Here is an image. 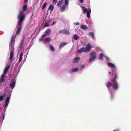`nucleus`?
<instances>
[{
  "label": "nucleus",
  "mask_w": 131,
  "mask_h": 131,
  "mask_svg": "<svg viewBox=\"0 0 131 131\" xmlns=\"http://www.w3.org/2000/svg\"><path fill=\"white\" fill-rule=\"evenodd\" d=\"M92 48L90 44H88L85 48L83 47L80 48L78 51V52H80V53H82L83 52H87L90 51Z\"/></svg>",
  "instance_id": "1"
},
{
  "label": "nucleus",
  "mask_w": 131,
  "mask_h": 131,
  "mask_svg": "<svg viewBox=\"0 0 131 131\" xmlns=\"http://www.w3.org/2000/svg\"><path fill=\"white\" fill-rule=\"evenodd\" d=\"M97 56V53L95 51H91L90 54L89 56L90 59H89V61L91 62L94 61L96 58Z\"/></svg>",
  "instance_id": "2"
},
{
  "label": "nucleus",
  "mask_w": 131,
  "mask_h": 131,
  "mask_svg": "<svg viewBox=\"0 0 131 131\" xmlns=\"http://www.w3.org/2000/svg\"><path fill=\"white\" fill-rule=\"evenodd\" d=\"M20 18L18 21V25L20 26L21 24L22 23L23 21L25 19V15L24 14H23L20 16Z\"/></svg>",
  "instance_id": "3"
},
{
  "label": "nucleus",
  "mask_w": 131,
  "mask_h": 131,
  "mask_svg": "<svg viewBox=\"0 0 131 131\" xmlns=\"http://www.w3.org/2000/svg\"><path fill=\"white\" fill-rule=\"evenodd\" d=\"M111 75L112 76L113 79L112 80V82H116V80L118 79V75L115 73L113 72V73L111 74Z\"/></svg>",
  "instance_id": "4"
},
{
  "label": "nucleus",
  "mask_w": 131,
  "mask_h": 131,
  "mask_svg": "<svg viewBox=\"0 0 131 131\" xmlns=\"http://www.w3.org/2000/svg\"><path fill=\"white\" fill-rule=\"evenodd\" d=\"M59 33L66 35H69L70 34V32L66 29H64L59 30Z\"/></svg>",
  "instance_id": "5"
},
{
  "label": "nucleus",
  "mask_w": 131,
  "mask_h": 131,
  "mask_svg": "<svg viewBox=\"0 0 131 131\" xmlns=\"http://www.w3.org/2000/svg\"><path fill=\"white\" fill-rule=\"evenodd\" d=\"M15 38L14 35H13L12 36L11 39L10 41V45L12 48H14V47L13 46V45L15 43Z\"/></svg>",
  "instance_id": "6"
},
{
  "label": "nucleus",
  "mask_w": 131,
  "mask_h": 131,
  "mask_svg": "<svg viewBox=\"0 0 131 131\" xmlns=\"http://www.w3.org/2000/svg\"><path fill=\"white\" fill-rule=\"evenodd\" d=\"M112 82L113 83L112 87L113 89L115 90H117L118 88V85L117 82L116 81V82Z\"/></svg>",
  "instance_id": "7"
},
{
  "label": "nucleus",
  "mask_w": 131,
  "mask_h": 131,
  "mask_svg": "<svg viewBox=\"0 0 131 131\" xmlns=\"http://www.w3.org/2000/svg\"><path fill=\"white\" fill-rule=\"evenodd\" d=\"M11 95H9V96L7 98L5 102L4 108H6L9 104V101Z\"/></svg>",
  "instance_id": "8"
},
{
  "label": "nucleus",
  "mask_w": 131,
  "mask_h": 131,
  "mask_svg": "<svg viewBox=\"0 0 131 131\" xmlns=\"http://www.w3.org/2000/svg\"><path fill=\"white\" fill-rule=\"evenodd\" d=\"M12 50L11 51L10 55V59L12 60L13 59V57L14 55V48H12Z\"/></svg>",
  "instance_id": "9"
},
{
  "label": "nucleus",
  "mask_w": 131,
  "mask_h": 131,
  "mask_svg": "<svg viewBox=\"0 0 131 131\" xmlns=\"http://www.w3.org/2000/svg\"><path fill=\"white\" fill-rule=\"evenodd\" d=\"M6 95V94L5 92H4L2 95L0 94V102L1 101L3 100Z\"/></svg>",
  "instance_id": "10"
},
{
  "label": "nucleus",
  "mask_w": 131,
  "mask_h": 131,
  "mask_svg": "<svg viewBox=\"0 0 131 131\" xmlns=\"http://www.w3.org/2000/svg\"><path fill=\"white\" fill-rule=\"evenodd\" d=\"M66 5H62L60 8V10L61 12H64L66 10Z\"/></svg>",
  "instance_id": "11"
},
{
  "label": "nucleus",
  "mask_w": 131,
  "mask_h": 131,
  "mask_svg": "<svg viewBox=\"0 0 131 131\" xmlns=\"http://www.w3.org/2000/svg\"><path fill=\"white\" fill-rule=\"evenodd\" d=\"M5 74L4 73H3L1 75L0 79V82H3L5 81V80H4V78Z\"/></svg>",
  "instance_id": "12"
},
{
  "label": "nucleus",
  "mask_w": 131,
  "mask_h": 131,
  "mask_svg": "<svg viewBox=\"0 0 131 131\" xmlns=\"http://www.w3.org/2000/svg\"><path fill=\"white\" fill-rule=\"evenodd\" d=\"M51 32V29H49L45 31V34H46V36H48L50 34Z\"/></svg>",
  "instance_id": "13"
},
{
  "label": "nucleus",
  "mask_w": 131,
  "mask_h": 131,
  "mask_svg": "<svg viewBox=\"0 0 131 131\" xmlns=\"http://www.w3.org/2000/svg\"><path fill=\"white\" fill-rule=\"evenodd\" d=\"M27 8V4L25 3H24L23 4L22 7V9L23 11H26Z\"/></svg>",
  "instance_id": "14"
},
{
  "label": "nucleus",
  "mask_w": 131,
  "mask_h": 131,
  "mask_svg": "<svg viewBox=\"0 0 131 131\" xmlns=\"http://www.w3.org/2000/svg\"><path fill=\"white\" fill-rule=\"evenodd\" d=\"M10 67V65H9L7 66H6L4 70L3 73H4L5 74H6L7 73V72L8 71Z\"/></svg>",
  "instance_id": "15"
},
{
  "label": "nucleus",
  "mask_w": 131,
  "mask_h": 131,
  "mask_svg": "<svg viewBox=\"0 0 131 131\" xmlns=\"http://www.w3.org/2000/svg\"><path fill=\"white\" fill-rule=\"evenodd\" d=\"M68 43L67 42H63L61 43L59 46V49H60L62 47Z\"/></svg>",
  "instance_id": "16"
},
{
  "label": "nucleus",
  "mask_w": 131,
  "mask_h": 131,
  "mask_svg": "<svg viewBox=\"0 0 131 131\" xmlns=\"http://www.w3.org/2000/svg\"><path fill=\"white\" fill-rule=\"evenodd\" d=\"M81 7L82 9L83 12L84 14H85L88 11L87 9L84 6H81Z\"/></svg>",
  "instance_id": "17"
},
{
  "label": "nucleus",
  "mask_w": 131,
  "mask_h": 131,
  "mask_svg": "<svg viewBox=\"0 0 131 131\" xmlns=\"http://www.w3.org/2000/svg\"><path fill=\"white\" fill-rule=\"evenodd\" d=\"M88 11L87 12V16L88 18H90V14L91 13V10L90 8H89Z\"/></svg>",
  "instance_id": "18"
},
{
  "label": "nucleus",
  "mask_w": 131,
  "mask_h": 131,
  "mask_svg": "<svg viewBox=\"0 0 131 131\" xmlns=\"http://www.w3.org/2000/svg\"><path fill=\"white\" fill-rule=\"evenodd\" d=\"M81 28L85 30H86L88 29V27L86 25H82L81 26Z\"/></svg>",
  "instance_id": "19"
},
{
  "label": "nucleus",
  "mask_w": 131,
  "mask_h": 131,
  "mask_svg": "<svg viewBox=\"0 0 131 131\" xmlns=\"http://www.w3.org/2000/svg\"><path fill=\"white\" fill-rule=\"evenodd\" d=\"M22 29V27L21 26L17 30L16 32V34H18L19 35L20 32V31Z\"/></svg>",
  "instance_id": "20"
},
{
  "label": "nucleus",
  "mask_w": 131,
  "mask_h": 131,
  "mask_svg": "<svg viewBox=\"0 0 131 131\" xmlns=\"http://www.w3.org/2000/svg\"><path fill=\"white\" fill-rule=\"evenodd\" d=\"M80 58L79 57H77L74 60V63H77L80 59Z\"/></svg>",
  "instance_id": "21"
},
{
  "label": "nucleus",
  "mask_w": 131,
  "mask_h": 131,
  "mask_svg": "<svg viewBox=\"0 0 131 131\" xmlns=\"http://www.w3.org/2000/svg\"><path fill=\"white\" fill-rule=\"evenodd\" d=\"M89 35L91 36L93 39H94V34L92 32H89L88 33Z\"/></svg>",
  "instance_id": "22"
},
{
  "label": "nucleus",
  "mask_w": 131,
  "mask_h": 131,
  "mask_svg": "<svg viewBox=\"0 0 131 131\" xmlns=\"http://www.w3.org/2000/svg\"><path fill=\"white\" fill-rule=\"evenodd\" d=\"M23 55V53L22 52H21L20 54L19 59L18 61L19 62H20L22 60V56Z\"/></svg>",
  "instance_id": "23"
},
{
  "label": "nucleus",
  "mask_w": 131,
  "mask_h": 131,
  "mask_svg": "<svg viewBox=\"0 0 131 131\" xmlns=\"http://www.w3.org/2000/svg\"><path fill=\"white\" fill-rule=\"evenodd\" d=\"M53 4L51 5L49 7L48 9L51 11L53 10L54 9V6H53Z\"/></svg>",
  "instance_id": "24"
},
{
  "label": "nucleus",
  "mask_w": 131,
  "mask_h": 131,
  "mask_svg": "<svg viewBox=\"0 0 131 131\" xmlns=\"http://www.w3.org/2000/svg\"><path fill=\"white\" fill-rule=\"evenodd\" d=\"M62 0H61L58 1L57 3V5L59 7H60L62 4Z\"/></svg>",
  "instance_id": "25"
},
{
  "label": "nucleus",
  "mask_w": 131,
  "mask_h": 131,
  "mask_svg": "<svg viewBox=\"0 0 131 131\" xmlns=\"http://www.w3.org/2000/svg\"><path fill=\"white\" fill-rule=\"evenodd\" d=\"M5 114L4 113H2L1 115L0 118L2 121H3L4 118Z\"/></svg>",
  "instance_id": "26"
},
{
  "label": "nucleus",
  "mask_w": 131,
  "mask_h": 131,
  "mask_svg": "<svg viewBox=\"0 0 131 131\" xmlns=\"http://www.w3.org/2000/svg\"><path fill=\"white\" fill-rule=\"evenodd\" d=\"M106 84H107L106 86L107 87H110L111 86H112L113 83H112L110 82H108L106 83Z\"/></svg>",
  "instance_id": "27"
},
{
  "label": "nucleus",
  "mask_w": 131,
  "mask_h": 131,
  "mask_svg": "<svg viewBox=\"0 0 131 131\" xmlns=\"http://www.w3.org/2000/svg\"><path fill=\"white\" fill-rule=\"evenodd\" d=\"M103 53H101L100 54L99 57V59L100 60H103Z\"/></svg>",
  "instance_id": "28"
},
{
  "label": "nucleus",
  "mask_w": 131,
  "mask_h": 131,
  "mask_svg": "<svg viewBox=\"0 0 131 131\" xmlns=\"http://www.w3.org/2000/svg\"><path fill=\"white\" fill-rule=\"evenodd\" d=\"M15 82H13L11 83L10 85V87L13 88L15 87Z\"/></svg>",
  "instance_id": "29"
},
{
  "label": "nucleus",
  "mask_w": 131,
  "mask_h": 131,
  "mask_svg": "<svg viewBox=\"0 0 131 131\" xmlns=\"http://www.w3.org/2000/svg\"><path fill=\"white\" fill-rule=\"evenodd\" d=\"M108 66L111 67H113L115 68L114 65L111 62H109L108 63Z\"/></svg>",
  "instance_id": "30"
},
{
  "label": "nucleus",
  "mask_w": 131,
  "mask_h": 131,
  "mask_svg": "<svg viewBox=\"0 0 131 131\" xmlns=\"http://www.w3.org/2000/svg\"><path fill=\"white\" fill-rule=\"evenodd\" d=\"M73 36L74 39L75 40H78L79 39V38L77 35H74Z\"/></svg>",
  "instance_id": "31"
},
{
  "label": "nucleus",
  "mask_w": 131,
  "mask_h": 131,
  "mask_svg": "<svg viewBox=\"0 0 131 131\" xmlns=\"http://www.w3.org/2000/svg\"><path fill=\"white\" fill-rule=\"evenodd\" d=\"M50 49L52 51H54V48L51 45H50L49 46Z\"/></svg>",
  "instance_id": "32"
},
{
  "label": "nucleus",
  "mask_w": 131,
  "mask_h": 131,
  "mask_svg": "<svg viewBox=\"0 0 131 131\" xmlns=\"http://www.w3.org/2000/svg\"><path fill=\"white\" fill-rule=\"evenodd\" d=\"M79 70V68H76L74 69H72V71L73 72H75L77 71H78Z\"/></svg>",
  "instance_id": "33"
},
{
  "label": "nucleus",
  "mask_w": 131,
  "mask_h": 131,
  "mask_svg": "<svg viewBox=\"0 0 131 131\" xmlns=\"http://www.w3.org/2000/svg\"><path fill=\"white\" fill-rule=\"evenodd\" d=\"M47 4V3L46 2L43 5H42V9L43 10H44L45 8V7L46 6V5Z\"/></svg>",
  "instance_id": "34"
},
{
  "label": "nucleus",
  "mask_w": 131,
  "mask_h": 131,
  "mask_svg": "<svg viewBox=\"0 0 131 131\" xmlns=\"http://www.w3.org/2000/svg\"><path fill=\"white\" fill-rule=\"evenodd\" d=\"M24 45V42L23 41V40H22L21 43L20 45V48H23V46Z\"/></svg>",
  "instance_id": "35"
},
{
  "label": "nucleus",
  "mask_w": 131,
  "mask_h": 131,
  "mask_svg": "<svg viewBox=\"0 0 131 131\" xmlns=\"http://www.w3.org/2000/svg\"><path fill=\"white\" fill-rule=\"evenodd\" d=\"M64 3L65 4V5L66 6H67L68 5L69 3V1L68 0H65L64 2Z\"/></svg>",
  "instance_id": "36"
},
{
  "label": "nucleus",
  "mask_w": 131,
  "mask_h": 131,
  "mask_svg": "<svg viewBox=\"0 0 131 131\" xmlns=\"http://www.w3.org/2000/svg\"><path fill=\"white\" fill-rule=\"evenodd\" d=\"M23 13V11L21 10H20L19 11V15L18 16V19L20 17V16H21V15H22Z\"/></svg>",
  "instance_id": "37"
},
{
  "label": "nucleus",
  "mask_w": 131,
  "mask_h": 131,
  "mask_svg": "<svg viewBox=\"0 0 131 131\" xmlns=\"http://www.w3.org/2000/svg\"><path fill=\"white\" fill-rule=\"evenodd\" d=\"M57 0H52V3H53V5L54 4V5H55L56 4V3L57 1Z\"/></svg>",
  "instance_id": "38"
},
{
  "label": "nucleus",
  "mask_w": 131,
  "mask_h": 131,
  "mask_svg": "<svg viewBox=\"0 0 131 131\" xmlns=\"http://www.w3.org/2000/svg\"><path fill=\"white\" fill-rule=\"evenodd\" d=\"M49 23H45V25H44V27H47V26H49Z\"/></svg>",
  "instance_id": "39"
},
{
  "label": "nucleus",
  "mask_w": 131,
  "mask_h": 131,
  "mask_svg": "<svg viewBox=\"0 0 131 131\" xmlns=\"http://www.w3.org/2000/svg\"><path fill=\"white\" fill-rule=\"evenodd\" d=\"M47 41H48L49 42L51 40V39L50 38L48 37L47 38Z\"/></svg>",
  "instance_id": "40"
},
{
  "label": "nucleus",
  "mask_w": 131,
  "mask_h": 131,
  "mask_svg": "<svg viewBox=\"0 0 131 131\" xmlns=\"http://www.w3.org/2000/svg\"><path fill=\"white\" fill-rule=\"evenodd\" d=\"M74 25H79L80 24L79 23V22L74 23Z\"/></svg>",
  "instance_id": "41"
},
{
  "label": "nucleus",
  "mask_w": 131,
  "mask_h": 131,
  "mask_svg": "<svg viewBox=\"0 0 131 131\" xmlns=\"http://www.w3.org/2000/svg\"><path fill=\"white\" fill-rule=\"evenodd\" d=\"M47 41V38H46L45 40H44V43H45Z\"/></svg>",
  "instance_id": "42"
},
{
  "label": "nucleus",
  "mask_w": 131,
  "mask_h": 131,
  "mask_svg": "<svg viewBox=\"0 0 131 131\" xmlns=\"http://www.w3.org/2000/svg\"><path fill=\"white\" fill-rule=\"evenodd\" d=\"M44 40V39L42 38H40L39 39V41H42Z\"/></svg>",
  "instance_id": "43"
},
{
  "label": "nucleus",
  "mask_w": 131,
  "mask_h": 131,
  "mask_svg": "<svg viewBox=\"0 0 131 131\" xmlns=\"http://www.w3.org/2000/svg\"><path fill=\"white\" fill-rule=\"evenodd\" d=\"M84 1V0H79L80 2L81 3H83Z\"/></svg>",
  "instance_id": "44"
},
{
  "label": "nucleus",
  "mask_w": 131,
  "mask_h": 131,
  "mask_svg": "<svg viewBox=\"0 0 131 131\" xmlns=\"http://www.w3.org/2000/svg\"><path fill=\"white\" fill-rule=\"evenodd\" d=\"M85 66L84 65H82V66L81 68V69L82 70L83 68L85 67Z\"/></svg>",
  "instance_id": "45"
},
{
  "label": "nucleus",
  "mask_w": 131,
  "mask_h": 131,
  "mask_svg": "<svg viewBox=\"0 0 131 131\" xmlns=\"http://www.w3.org/2000/svg\"><path fill=\"white\" fill-rule=\"evenodd\" d=\"M56 23V21H54L53 22V23H52V25H53L54 24H55Z\"/></svg>",
  "instance_id": "46"
},
{
  "label": "nucleus",
  "mask_w": 131,
  "mask_h": 131,
  "mask_svg": "<svg viewBox=\"0 0 131 131\" xmlns=\"http://www.w3.org/2000/svg\"><path fill=\"white\" fill-rule=\"evenodd\" d=\"M46 36V34H44L42 36V38H43L44 37Z\"/></svg>",
  "instance_id": "47"
},
{
  "label": "nucleus",
  "mask_w": 131,
  "mask_h": 131,
  "mask_svg": "<svg viewBox=\"0 0 131 131\" xmlns=\"http://www.w3.org/2000/svg\"><path fill=\"white\" fill-rule=\"evenodd\" d=\"M106 59L108 61H110V60H109V58L107 57H106Z\"/></svg>",
  "instance_id": "48"
},
{
  "label": "nucleus",
  "mask_w": 131,
  "mask_h": 131,
  "mask_svg": "<svg viewBox=\"0 0 131 131\" xmlns=\"http://www.w3.org/2000/svg\"><path fill=\"white\" fill-rule=\"evenodd\" d=\"M28 0H24L25 2H27Z\"/></svg>",
  "instance_id": "49"
},
{
  "label": "nucleus",
  "mask_w": 131,
  "mask_h": 131,
  "mask_svg": "<svg viewBox=\"0 0 131 131\" xmlns=\"http://www.w3.org/2000/svg\"><path fill=\"white\" fill-rule=\"evenodd\" d=\"M111 72H109V74H111Z\"/></svg>",
  "instance_id": "50"
},
{
  "label": "nucleus",
  "mask_w": 131,
  "mask_h": 131,
  "mask_svg": "<svg viewBox=\"0 0 131 131\" xmlns=\"http://www.w3.org/2000/svg\"><path fill=\"white\" fill-rule=\"evenodd\" d=\"M114 131H116V130H114Z\"/></svg>",
  "instance_id": "51"
}]
</instances>
